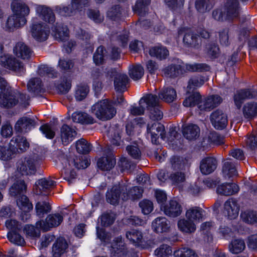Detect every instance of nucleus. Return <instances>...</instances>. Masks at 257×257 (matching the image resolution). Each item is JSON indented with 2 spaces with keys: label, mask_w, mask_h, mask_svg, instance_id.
<instances>
[{
  "label": "nucleus",
  "mask_w": 257,
  "mask_h": 257,
  "mask_svg": "<svg viewBox=\"0 0 257 257\" xmlns=\"http://www.w3.org/2000/svg\"><path fill=\"white\" fill-rule=\"evenodd\" d=\"M91 112L98 119L105 120L111 119L116 114V110L107 99L100 100L92 106Z\"/></svg>",
  "instance_id": "obj_1"
},
{
  "label": "nucleus",
  "mask_w": 257,
  "mask_h": 257,
  "mask_svg": "<svg viewBox=\"0 0 257 257\" xmlns=\"http://www.w3.org/2000/svg\"><path fill=\"white\" fill-rule=\"evenodd\" d=\"M125 191V183H119L113 185L106 193V201L113 205L117 204L120 198L123 201H126L127 196L124 195Z\"/></svg>",
  "instance_id": "obj_2"
},
{
  "label": "nucleus",
  "mask_w": 257,
  "mask_h": 257,
  "mask_svg": "<svg viewBox=\"0 0 257 257\" xmlns=\"http://www.w3.org/2000/svg\"><path fill=\"white\" fill-rule=\"evenodd\" d=\"M103 152L104 156L98 160L97 166L103 171H109L114 167L116 163L111 147H105Z\"/></svg>",
  "instance_id": "obj_3"
},
{
  "label": "nucleus",
  "mask_w": 257,
  "mask_h": 257,
  "mask_svg": "<svg viewBox=\"0 0 257 257\" xmlns=\"http://www.w3.org/2000/svg\"><path fill=\"white\" fill-rule=\"evenodd\" d=\"M17 171L22 175H34L37 171V161L30 157L19 160L17 163Z\"/></svg>",
  "instance_id": "obj_4"
},
{
  "label": "nucleus",
  "mask_w": 257,
  "mask_h": 257,
  "mask_svg": "<svg viewBox=\"0 0 257 257\" xmlns=\"http://www.w3.org/2000/svg\"><path fill=\"white\" fill-rule=\"evenodd\" d=\"M183 43L185 47L195 50L200 49L202 44L198 34L191 30L185 31Z\"/></svg>",
  "instance_id": "obj_5"
},
{
  "label": "nucleus",
  "mask_w": 257,
  "mask_h": 257,
  "mask_svg": "<svg viewBox=\"0 0 257 257\" xmlns=\"http://www.w3.org/2000/svg\"><path fill=\"white\" fill-rule=\"evenodd\" d=\"M63 220V217L59 213L49 215L45 221L41 220L37 222V225L45 231H48L52 227L59 226Z\"/></svg>",
  "instance_id": "obj_6"
},
{
  "label": "nucleus",
  "mask_w": 257,
  "mask_h": 257,
  "mask_svg": "<svg viewBox=\"0 0 257 257\" xmlns=\"http://www.w3.org/2000/svg\"><path fill=\"white\" fill-rule=\"evenodd\" d=\"M0 64L4 67L18 73L25 70L23 63L15 58L7 55L0 57Z\"/></svg>",
  "instance_id": "obj_7"
},
{
  "label": "nucleus",
  "mask_w": 257,
  "mask_h": 257,
  "mask_svg": "<svg viewBox=\"0 0 257 257\" xmlns=\"http://www.w3.org/2000/svg\"><path fill=\"white\" fill-rule=\"evenodd\" d=\"M147 133L151 134L152 142L155 144H157L159 137L163 139L165 138L164 126L159 122L148 124Z\"/></svg>",
  "instance_id": "obj_8"
},
{
  "label": "nucleus",
  "mask_w": 257,
  "mask_h": 257,
  "mask_svg": "<svg viewBox=\"0 0 257 257\" xmlns=\"http://www.w3.org/2000/svg\"><path fill=\"white\" fill-rule=\"evenodd\" d=\"M16 91L11 88L5 91L0 92V106L4 108H11L18 104L16 100Z\"/></svg>",
  "instance_id": "obj_9"
},
{
  "label": "nucleus",
  "mask_w": 257,
  "mask_h": 257,
  "mask_svg": "<svg viewBox=\"0 0 257 257\" xmlns=\"http://www.w3.org/2000/svg\"><path fill=\"white\" fill-rule=\"evenodd\" d=\"M224 10L227 20H233L240 16V7L238 0H227Z\"/></svg>",
  "instance_id": "obj_10"
},
{
  "label": "nucleus",
  "mask_w": 257,
  "mask_h": 257,
  "mask_svg": "<svg viewBox=\"0 0 257 257\" xmlns=\"http://www.w3.org/2000/svg\"><path fill=\"white\" fill-rule=\"evenodd\" d=\"M210 121L217 130H223L227 124V117L226 114L219 109L213 111L210 116Z\"/></svg>",
  "instance_id": "obj_11"
},
{
  "label": "nucleus",
  "mask_w": 257,
  "mask_h": 257,
  "mask_svg": "<svg viewBox=\"0 0 257 257\" xmlns=\"http://www.w3.org/2000/svg\"><path fill=\"white\" fill-rule=\"evenodd\" d=\"M29 146L26 138L21 136L13 137L10 142V148L15 154L25 152Z\"/></svg>",
  "instance_id": "obj_12"
},
{
  "label": "nucleus",
  "mask_w": 257,
  "mask_h": 257,
  "mask_svg": "<svg viewBox=\"0 0 257 257\" xmlns=\"http://www.w3.org/2000/svg\"><path fill=\"white\" fill-rule=\"evenodd\" d=\"M31 33L32 36L36 40L41 42L47 40L50 33V30L47 25L39 23L33 25Z\"/></svg>",
  "instance_id": "obj_13"
},
{
  "label": "nucleus",
  "mask_w": 257,
  "mask_h": 257,
  "mask_svg": "<svg viewBox=\"0 0 257 257\" xmlns=\"http://www.w3.org/2000/svg\"><path fill=\"white\" fill-rule=\"evenodd\" d=\"M257 96V92L250 89H243L239 90L234 95V101L238 109H240L244 100L252 99Z\"/></svg>",
  "instance_id": "obj_14"
},
{
  "label": "nucleus",
  "mask_w": 257,
  "mask_h": 257,
  "mask_svg": "<svg viewBox=\"0 0 257 257\" xmlns=\"http://www.w3.org/2000/svg\"><path fill=\"white\" fill-rule=\"evenodd\" d=\"M224 213L230 219H235L238 215L239 206L237 200L233 198L228 199L224 204Z\"/></svg>",
  "instance_id": "obj_15"
},
{
  "label": "nucleus",
  "mask_w": 257,
  "mask_h": 257,
  "mask_svg": "<svg viewBox=\"0 0 257 257\" xmlns=\"http://www.w3.org/2000/svg\"><path fill=\"white\" fill-rule=\"evenodd\" d=\"M110 253L112 257H126L127 251L124 243L122 241L121 237H117L112 243Z\"/></svg>",
  "instance_id": "obj_16"
},
{
  "label": "nucleus",
  "mask_w": 257,
  "mask_h": 257,
  "mask_svg": "<svg viewBox=\"0 0 257 257\" xmlns=\"http://www.w3.org/2000/svg\"><path fill=\"white\" fill-rule=\"evenodd\" d=\"M13 51L15 55L23 60H29L31 57L32 50L23 42L17 43L14 47Z\"/></svg>",
  "instance_id": "obj_17"
},
{
  "label": "nucleus",
  "mask_w": 257,
  "mask_h": 257,
  "mask_svg": "<svg viewBox=\"0 0 257 257\" xmlns=\"http://www.w3.org/2000/svg\"><path fill=\"white\" fill-rule=\"evenodd\" d=\"M36 10L39 17L43 21L52 24L55 21V14L50 7L45 5H38Z\"/></svg>",
  "instance_id": "obj_18"
},
{
  "label": "nucleus",
  "mask_w": 257,
  "mask_h": 257,
  "mask_svg": "<svg viewBox=\"0 0 257 257\" xmlns=\"http://www.w3.org/2000/svg\"><path fill=\"white\" fill-rule=\"evenodd\" d=\"M217 166L216 159L214 157H209L202 160L200 164V169L203 174L208 175L214 172Z\"/></svg>",
  "instance_id": "obj_19"
},
{
  "label": "nucleus",
  "mask_w": 257,
  "mask_h": 257,
  "mask_svg": "<svg viewBox=\"0 0 257 257\" xmlns=\"http://www.w3.org/2000/svg\"><path fill=\"white\" fill-rule=\"evenodd\" d=\"M221 101L222 99L219 96L212 95L201 101L198 107L201 110L210 111L218 106Z\"/></svg>",
  "instance_id": "obj_20"
},
{
  "label": "nucleus",
  "mask_w": 257,
  "mask_h": 257,
  "mask_svg": "<svg viewBox=\"0 0 257 257\" xmlns=\"http://www.w3.org/2000/svg\"><path fill=\"white\" fill-rule=\"evenodd\" d=\"M76 135V130L66 124H64L60 128V137L64 145H67Z\"/></svg>",
  "instance_id": "obj_21"
},
{
  "label": "nucleus",
  "mask_w": 257,
  "mask_h": 257,
  "mask_svg": "<svg viewBox=\"0 0 257 257\" xmlns=\"http://www.w3.org/2000/svg\"><path fill=\"white\" fill-rule=\"evenodd\" d=\"M182 133L184 137L187 140H196L199 136L200 128L195 124H184L182 125Z\"/></svg>",
  "instance_id": "obj_22"
},
{
  "label": "nucleus",
  "mask_w": 257,
  "mask_h": 257,
  "mask_svg": "<svg viewBox=\"0 0 257 257\" xmlns=\"http://www.w3.org/2000/svg\"><path fill=\"white\" fill-rule=\"evenodd\" d=\"M68 247V244L66 240L63 237L57 239L53 245L52 252L53 257H61L66 251Z\"/></svg>",
  "instance_id": "obj_23"
},
{
  "label": "nucleus",
  "mask_w": 257,
  "mask_h": 257,
  "mask_svg": "<svg viewBox=\"0 0 257 257\" xmlns=\"http://www.w3.org/2000/svg\"><path fill=\"white\" fill-rule=\"evenodd\" d=\"M222 172L223 176L226 178H230L238 175L235 164L230 158L223 161Z\"/></svg>",
  "instance_id": "obj_24"
},
{
  "label": "nucleus",
  "mask_w": 257,
  "mask_h": 257,
  "mask_svg": "<svg viewBox=\"0 0 257 257\" xmlns=\"http://www.w3.org/2000/svg\"><path fill=\"white\" fill-rule=\"evenodd\" d=\"M26 22V18L20 17L14 14L8 18L5 28L7 31H12L15 28L24 26Z\"/></svg>",
  "instance_id": "obj_25"
},
{
  "label": "nucleus",
  "mask_w": 257,
  "mask_h": 257,
  "mask_svg": "<svg viewBox=\"0 0 257 257\" xmlns=\"http://www.w3.org/2000/svg\"><path fill=\"white\" fill-rule=\"evenodd\" d=\"M164 211L166 215L175 217L179 216L182 211L181 205L176 200H171L164 206Z\"/></svg>",
  "instance_id": "obj_26"
},
{
  "label": "nucleus",
  "mask_w": 257,
  "mask_h": 257,
  "mask_svg": "<svg viewBox=\"0 0 257 257\" xmlns=\"http://www.w3.org/2000/svg\"><path fill=\"white\" fill-rule=\"evenodd\" d=\"M35 124L36 122L34 119L27 117H22L17 121L15 129L17 132L26 133Z\"/></svg>",
  "instance_id": "obj_27"
},
{
  "label": "nucleus",
  "mask_w": 257,
  "mask_h": 257,
  "mask_svg": "<svg viewBox=\"0 0 257 257\" xmlns=\"http://www.w3.org/2000/svg\"><path fill=\"white\" fill-rule=\"evenodd\" d=\"M11 8L14 14L20 17L25 18L30 13L29 7L22 2L14 1L11 4Z\"/></svg>",
  "instance_id": "obj_28"
},
{
  "label": "nucleus",
  "mask_w": 257,
  "mask_h": 257,
  "mask_svg": "<svg viewBox=\"0 0 257 257\" xmlns=\"http://www.w3.org/2000/svg\"><path fill=\"white\" fill-rule=\"evenodd\" d=\"M160 98L156 95L151 93L143 96L139 101V104H145L147 110L157 106H160Z\"/></svg>",
  "instance_id": "obj_29"
},
{
  "label": "nucleus",
  "mask_w": 257,
  "mask_h": 257,
  "mask_svg": "<svg viewBox=\"0 0 257 257\" xmlns=\"http://www.w3.org/2000/svg\"><path fill=\"white\" fill-rule=\"evenodd\" d=\"M129 78L126 74H119L114 79V86L116 91L122 93L127 89Z\"/></svg>",
  "instance_id": "obj_30"
},
{
  "label": "nucleus",
  "mask_w": 257,
  "mask_h": 257,
  "mask_svg": "<svg viewBox=\"0 0 257 257\" xmlns=\"http://www.w3.org/2000/svg\"><path fill=\"white\" fill-rule=\"evenodd\" d=\"M122 130L118 124H115L110 127L108 131V135L110 138L111 143L116 146L121 145L122 141L121 139Z\"/></svg>",
  "instance_id": "obj_31"
},
{
  "label": "nucleus",
  "mask_w": 257,
  "mask_h": 257,
  "mask_svg": "<svg viewBox=\"0 0 257 257\" xmlns=\"http://www.w3.org/2000/svg\"><path fill=\"white\" fill-rule=\"evenodd\" d=\"M55 182L50 179L42 178L38 180L36 184L35 187L38 194H44L50 190L52 186L54 185Z\"/></svg>",
  "instance_id": "obj_32"
},
{
  "label": "nucleus",
  "mask_w": 257,
  "mask_h": 257,
  "mask_svg": "<svg viewBox=\"0 0 257 257\" xmlns=\"http://www.w3.org/2000/svg\"><path fill=\"white\" fill-rule=\"evenodd\" d=\"M55 11L60 15L64 17H70L74 15L78 10L75 4L71 1V4L67 6H56Z\"/></svg>",
  "instance_id": "obj_33"
},
{
  "label": "nucleus",
  "mask_w": 257,
  "mask_h": 257,
  "mask_svg": "<svg viewBox=\"0 0 257 257\" xmlns=\"http://www.w3.org/2000/svg\"><path fill=\"white\" fill-rule=\"evenodd\" d=\"M239 191V187L235 183H225L218 186L217 193L225 196L232 195Z\"/></svg>",
  "instance_id": "obj_34"
},
{
  "label": "nucleus",
  "mask_w": 257,
  "mask_h": 257,
  "mask_svg": "<svg viewBox=\"0 0 257 257\" xmlns=\"http://www.w3.org/2000/svg\"><path fill=\"white\" fill-rule=\"evenodd\" d=\"M152 228L157 233H163L167 232L170 226L168 221L165 217H159L153 221Z\"/></svg>",
  "instance_id": "obj_35"
},
{
  "label": "nucleus",
  "mask_w": 257,
  "mask_h": 257,
  "mask_svg": "<svg viewBox=\"0 0 257 257\" xmlns=\"http://www.w3.org/2000/svg\"><path fill=\"white\" fill-rule=\"evenodd\" d=\"M149 54L152 57L162 60L166 59L168 57L169 52L166 47L159 45L151 48Z\"/></svg>",
  "instance_id": "obj_36"
},
{
  "label": "nucleus",
  "mask_w": 257,
  "mask_h": 257,
  "mask_svg": "<svg viewBox=\"0 0 257 257\" xmlns=\"http://www.w3.org/2000/svg\"><path fill=\"white\" fill-rule=\"evenodd\" d=\"M72 118L74 122L80 123L83 124H90L94 123V119L86 112L77 111L72 115Z\"/></svg>",
  "instance_id": "obj_37"
},
{
  "label": "nucleus",
  "mask_w": 257,
  "mask_h": 257,
  "mask_svg": "<svg viewBox=\"0 0 257 257\" xmlns=\"http://www.w3.org/2000/svg\"><path fill=\"white\" fill-rule=\"evenodd\" d=\"M27 88L29 92L37 95L44 92L42 82L39 78L31 79L27 84Z\"/></svg>",
  "instance_id": "obj_38"
},
{
  "label": "nucleus",
  "mask_w": 257,
  "mask_h": 257,
  "mask_svg": "<svg viewBox=\"0 0 257 257\" xmlns=\"http://www.w3.org/2000/svg\"><path fill=\"white\" fill-rule=\"evenodd\" d=\"M159 97L167 103H171L176 99V91L172 87L164 88L159 92Z\"/></svg>",
  "instance_id": "obj_39"
},
{
  "label": "nucleus",
  "mask_w": 257,
  "mask_h": 257,
  "mask_svg": "<svg viewBox=\"0 0 257 257\" xmlns=\"http://www.w3.org/2000/svg\"><path fill=\"white\" fill-rule=\"evenodd\" d=\"M27 185L24 180L17 181L13 184L9 189V193L11 196L19 197L26 191Z\"/></svg>",
  "instance_id": "obj_40"
},
{
  "label": "nucleus",
  "mask_w": 257,
  "mask_h": 257,
  "mask_svg": "<svg viewBox=\"0 0 257 257\" xmlns=\"http://www.w3.org/2000/svg\"><path fill=\"white\" fill-rule=\"evenodd\" d=\"M53 32L55 39L59 41H65L69 37L68 29L63 25H57L53 28Z\"/></svg>",
  "instance_id": "obj_41"
},
{
  "label": "nucleus",
  "mask_w": 257,
  "mask_h": 257,
  "mask_svg": "<svg viewBox=\"0 0 257 257\" xmlns=\"http://www.w3.org/2000/svg\"><path fill=\"white\" fill-rule=\"evenodd\" d=\"M89 92V87L86 83H80L75 88L74 97L78 101L85 99Z\"/></svg>",
  "instance_id": "obj_42"
},
{
  "label": "nucleus",
  "mask_w": 257,
  "mask_h": 257,
  "mask_svg": "<svg viewBox=\"0 0 257 257\" xmlns=\"http://www.w3.org/2000/svg\"><path fill=\"white\" fill-rule=\"evenodd\" d=\"M126 237L137 246L140 245L143 242V235L141 231L137 229H131L125 233Z\"/></svg>",
  "instance_id": "obj_43"
},
{
  "label": "nucleus",
  "mask_w": 257,
  "mask_h": 257,
  "mask_svg": "<svg viewBox=\"0 0 257 257\" xmlns=\"http://www.w3.org/2000/svg\"><path fill=\"white\" fill-rule=\"evenodd\" d=\"M67 161L70 166H73L78 169H85L89 165L88 160L82 156H74Z\"/></svg>",
  "instance_id": "obj_44"
},
{
  "label": "nucleus",
  "mask_w": 257,
  "mask_h": 257,
  "mask_svg": "<svg viewBox=\"0 0 257 257\" xmlns=\"http://www.w3.org/2000/svg\"><path fill=\"white\" fill-rule=\"evenodd\" d=\"M169 162L173 171H180L184 169L186 160L182 157L173 156L170 158Z\"/></svg>",
  "instance_id": "obj_45"
},
{
  "label": "nucleus",
  "mask_w": 257,
  "mask_h": 257,
  "mask_svg": "<svg viewBox=\"0 0 257 257\" xmlns=\"http://www.w3.org/2000/svg\"><path fill=\"white\" fill-rule=\"evenodd\" d=\"M151 0H138L133 7L134 12L140 16H144L148 12V6Z\"/></svg>",
  "instance_id": "obj_46"
},
{
  "label": "nucleus",
  "mask_w": 257,
  "mask_h": 257,
  "mask_svg": "<svg viewBox=\"0 0 257 257\" xmlns=\"http://www.w3.org/2000/svg\"><path fill=\"white\" fill-rule=\"evenodd\" d=\"M204 210L199 207H194L188 209L186 213L188 219L192 220H200L203 218Z\"/></svg>",
  "instance_id": "obj_47"
},
{
  "label": "nucleus",
  "mask_w": 257,
  "mask_h": 257,
  "mask_svg": "<svg viewBox=\"0 0 257 257\" xmlns=\"http://www.w3.org/2000/svg\"><path fill=\"white\" fill-rule=\"evenodd\" d=\"M244 116L248 119H252L257 115V103L249 102L244 105L243 108Z\"/></svg>",
  "instance_id": "obj_48"
},
{
  "label": "nucleus",
  "mask_w": 257,
  "mask_h": 257,
  "mask_svg": "<svg viewBox=\"0 0 257 257\" xmlns=\"http://www.w3.org/2000/svg\"><path fill=\"white\" fill-rule=\"evenodd\" d=\"M126 191L124 192V195L127 196V200L128 199L137 200L140 199L143 192V189L138 186H135L127 189V185L125 184Z\"/></svg>",
  "instance_id": "obj_49"
},
{
  "label": "nucleus",
  "mask_w": 257,
  "mask_h": 257,
  "mask_svg": "<svg viewBox=\"0 0 257 257\" xmlns=\"http://www.w3.org/2000/svg\"><path fill=\"white\" fill-rule=\"evenodd\" d=\"M178 226L180 230L186 233H192L196 229L195 224L189 219H180L178 222Z\"/></svg>",
  "instance_id": "obj_50"
},
{
  "label": "nucleus",
  "mask_w": 257,
  "mask_h": 257,
  "mask_svg": "<svg viewBox=\"0 0 257 257\" xmlns=\"http://www.w3.org/2000/svg\"><path fill=\"white\" fill-rule=\"evenodd\" d=\"M17 204L19 208L24 212H28L33 209V205L29 198L25 195L18 197Z\"/></svg>",
  "instance_id": "obj_51"
},
{
  "label": "nucleus",
  "mask_w": 257,
  "mask_h": 257,
  "mask_svg": "<svg viewBox=\"0 0 257 257\" xmlns=\"http://www.w3.org/2000/svg\"><path fill=\"white\" fill-rule=\"evenodd\" d=\"M126 151L128 155L133 159L139 161L142 158V152L138 145L134 143L128 145L126 148Z\"/></svg>",
  "instance_id": "obj_52"
},
{
  "label": "nucleus",
  "mask_w": 257,
  "mask_h": 257,
  "mask_svg": "<svg viewBox=\"0 0 257 257\" xmlns=\"http://www.w3.org/2000/svg\"><path fill=\"white\" fill-rule=\"evenodd\" d=\"M245 248L244 241L240 239H234L229 245V251L234 254L241 252Z\"/></svg>",
  "instance_id": "obj_53"
},
{
  "label": "nucleus",
  "mask_w": 257,
  "mask_h": 257,
  "mask_svg": "<svg viewBox=\"0 0 257 257\" xmlns=\"http://www.w3.org/2000/svg\"><path fill=\"white\" fill-rule=\"evenodd\" d=\"M205 51L208 57L215 59L220 55V49L218 45L215 43H209L206 45Z\"/></svg>",
  "instance_id": "obj_54"
},
{
  "label": "nucleus",
  "mask_w": 257,
  "mask_h": 257,
  "mask_svg": "<svg viewBox=\"0 0 257 257\" xmlns=\"http://www.w3.org/2000/svg\"><path fill=\"white\" fill-rule=\"evenodd\" d=\"M116 219V215L112 212H105L99 217L101 225L108 227L111 225Z\"/></svg>",
  "instance_id": "obj_55"
},
{
  "label": "nucleus",
  "mask_w": 257,
  "mask_h": 257,
  "mask_svg": "<svg viewBox=\"0 0 257 257\" xmlns=\"http://www.w3.org/2000/svg\"><path fill=\"white\" fill-rule=\"evenodd\" d=\"M182 171H173L170 173L168 178L173 184H178L185 181V174Z\"/></svg>",
  "instance_id": "obj_56"
},
{
  "label": "nucleus",
  "mask_w": 257,
  "mask_h": 257,
  "mask_svg": "<svg viewBox=\"0 0 257 257\" xmlns=\"http://www.w3.org/2000/svg\"><path fill=\"white\" fill-rule=\"evenodd\" d=\"M144 73L143 67L140 65H133L130 67L129 75L134 80L141 79Z\"/></svg>",
  "instance_id": "obj_57"
},
{
  "label": "nucleus",
  "mask_w": 257,
  "mask_h": 257,
  "mask_svg": "<svg viewBox=\"0 0 257 257\" xmlns=\"http://www.w3.org/2000/svg\"><path fill=\"white\" fill-rule=\"evenodd\" d=\"M36 225V226L28 224L25 226L24 230L27 236L33 238L40 237L41 234L40 229L42 228L37 225V222Z\"/></svg>",
  "instance_id": "obj_58"
},
{
  "label": "nucleus",
  "mask_w": 257,
  "mask_h": 257,
  "mask_svg": "<svg viewBox=\"0 0 257 257\" xmlns=\"http://www.w3.org/2000/svg\"><path fill=\"white\" fill-rule=\"evenodd\" d=\"M201 98V97L199 93L193 92L183 101V105L186 107H193L196 104L199 105Z\"/></svg>",
  "instance_id": "obj_59"
},
{
  "label": "nucleus",
  "mask_w": 257,
  "mask_h": 257,
  "mask_svg": "<svg viewBox=\"0 0 257 257\" xmlns=\"http://www.w3.org/2000/svg\"><path fill=\"white\" fill-rule=\"evenodd\" d=\"M195 7L197 11L204 13L211 9L213 4L210 0H196Z\"/></svg>",
  "instance_id": "obj_60"
},
{
  "label": "nucleus",
  "mask_w": 257,
  "mask_h": 257,
  "mask_svg": "<svg viewBox=\"0 0 257 257\" xmlns=\"http://www.w3.org/2000/svg\"><path fill=\"white\" fill-rule=\"evenodd\" d=\"M71 87V81L64 77L62 78L61 82L56 86L57 90L60 94L67 93Z\"/></svg>",
  "instance_id": "obj_61"
},
{
  "label": "nucleus",
  "mask_w": 257,
  "mask_h": 257,
  "mask_svg": "<svg viewBox=\"0 0 257 257\" xmlns=\"http://www.w3.org/2000/svg\"><path fill=\"white\" fill-rule=\"evenodd\" d=\"M76 148L79 153L86 154L90 151V144L85 139H81L76 142Z\"/></svg>",
  "instance_id": "obj_62"
},
{
  "label": "nucleus",
  "mask_w": 257,
  "mask_h": 257,
  "mask_svg": "<svg viewBox=\"0 0 257 257\" xmlns=\"http://www.w3.org/2000/svg\"><path fill=\"white\" fill-rule=\"evenodd\" d=\"M242 219L245 222L252 224L257 223V213L253 211H246L240 214Z\"/></svg>",
  "instance_id": "obj_63"
},
{
  "label": "nucleus",
  "mask_w": 257,
  "mask_h": 257,
  "mask_svg": "<svg viewBox=\"0 0 257 257\" xmlns=\"http://www.w3.org/2000/svg\"><path fill=\"white\" fill-rule=\"evenodd\" d=\"M176 257H198L196 251L190 248L183 247L174 252Z\"/></svg>",
  "instance_id": "obj_64"
}]
</instances>
